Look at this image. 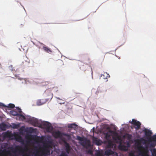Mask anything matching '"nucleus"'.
<instances>
[{"mask_svg":"<svg viewBox=\"0 0 156 156\" xmlns=\"http://www.w3.org/2000/svg\"><path fill=\"white\" fill-rule=\"evenodd\" d=\"M142 141H144V144H145L146 140L143 138L140 140H137L136 143L137 144V148L138 150V155H135V151H133L129 153V156H149V150L147 146L144 147L141 145Z\"/></svg>","mask_w":156,"mask_h":156,"instance_id":"nucleus-1","label":"nucleus"},{"mask_svg":"<svg viewBox=\"0 0 156 156\" xmlns=\"http://www.w3.org/2000/svg\"><path fill=\"white\" fill-rule=\"evenodd\" d=\"M26 147H23L21 146L17 145L14 148H12V151L14 153L19 152V153H24L27 151Z\"/></svg>","mask_w":156,"mask_h":156,"instance_id":"nucleus-2","label":"nucleus"},{"mask_svg":"<svg viewBox=\"0 0 156 156\" xmlns=\"http://www.w3.org/2000/svg\"><path fill=\"white\" fill-rule=\"evenodd\" d=\"M148 144H150V147H154L156 146V134L151 136L150 138H147Z\"/></svg>","mask_w":156,"mask_h":156,"instance_id":"nucleus-3","label":"nucleus"},{"mask_svg":"<svg viewBox=\"0 0 156 156\" xmlns=\"http://www.w3.org/2000/svg\"><path fill=\"white\" fill-rule=\"evenodd\" d=\"M50 150L49 148L45 147L40 150V156H48L50 155Z\"/></svg>","mask_w":156,"mask_h":156,"instance_id":"nucleus-4","label":"nucleus"},{"mask_svg":"<svg viewBox=\"0 0 156 156\" xmlns=\"http://www.w3.org/2000/svg\"><path fill=\"white\" fill-rule=\"evenodd\" d=\"M129 122L134 126V127L136 130L140 129V128L141 123L137 120L133 119L131 122Z\"/></svg>","mask_w":156,"mask_h":156,"instance_id":"nucleus-5","label":"nucleus"},{"mask_svg":"<svg viewBox=\"0 0 156 156\" xmlns=\"http://www.w3.org/2000/svg\"><path fill=\"white\" fill-rule=\"evenodd\" d=\"M106 138L107 139V147L108 148H112L113 147L114 144L113 143L112 141L110 139H108L107 137L109 138L110 135H108L107 133L106 135Z\"/></svg>","mask_w":156,"mask_h":156,"instance_id":"nucleus-6","label":"nucleus"},{"mask_svg":"<svg viewBox=\"0 0 156 156\" xmlns=\"http://www.w3.org/2000/svg\"><path fill=\"white\" fill-rule=\"evenodd\" d=\"M42 125L47 131H49L51 127V123L47 121L43 122L42 123Z\"/></svg>","mask_w":156,"mask_h":156,"instance_id":"nucleus-7","label":"nucleus"},{"mask_svg":"<svg viewBox=\"0 0 156 156\" xmlns=\"http://www.w3.org/2000/svg\"><path fill=\"white\" fill-rule=\"evenodd\" d=\"M65 147L66 149V154H69L71 150V147L69 146V144L66 142H65Z\"/></svg>","mask_w":156,"mask_h":156,"instance_id":"nucleus-8","label":"nucleus"},{"mask_svg":"<svg viewBox=\"0 0 156 156\" xmlns=\"http://www.w3.org/2000/svg\"><path fill=\"white\" fill-rule=\"evenodd\" d=\"M11 114L14 116H18L22 118L23 119H25V117L24 115L21 114H19L17 112L15 111H12L11 112Z\"/></svg>","mask_w":156,"mask_h":156,"instance_id":"nucleus-9","label":"nucleus"},{"mask_svg":"<svg viewBox=\"0 0 156 156\" xmlns=\"http://www.w3.org/2000/svg\"><path fill=\"white\" fill-rule=\"evenodd\" d=\"M115 154V152L111 149L106 150L105 152V154L106 155L109 156L110 155H113Z\"/></svg>","mask_w":156,"mask_h":156,"instance_id":"nucleus-10","label":"nucleus"},{"mask_svg":"<svg viewBox=\"0 0 156 156\" xmlns=\"http://www.w3.org/2000/svg\"><path fill=\"white\" fill-rule=\"evenodd\" d=\"M29 121L33 125H35L37 124L38 122L37 119L34 117L31 118L29 119Z\"/></svg>","mask_w":156,"mask_h":156,"instance_id":"nucleus-11","label":"nucleus"},{"mask_svg":"<svg viewBox=\"0 0 156 156\" xmlns=\"http://www.w3.org/2000/svg\"><path fill=\"white\" fill-rule=\"evenodd\" d=\"M145 135L147 137H150L152 134L151 131L148 129H145L144 131Z\"/></svg>","mask_w":156,"mask_h":156,"instance_id":"nucleus-12","label":"nucleus"},{"mask_svg":"<svg viewBox=\"0 0 156 156\" xmlns=\"http://www.w3.org/2000/svg\"><path fill=\"white\" fill-rule=\"evenodd\" d=\"M55 137L56 138H60L62 136V134L59 131L56 132L54 133Z\"/></svg>","mask_w":156,"mask_h":156,"instance_id":"nucleus-13","label":"nucleus"},{"mask_svg":"<svg viewBox=\"0 0 156 156\" xmlns=\"http://www.w3.org/2000/svg\"><path fill=\"white\" fill-rule=\"evenodd\" d=\"M11 133L9 132H6L3 134V136L4 138H9L11 136Z\"/></svg>","mask_w":156,"mask_h":156,"instance_id":"nucleus-14","label":"nucleus"},{"mask_svg":"<svg viewBox=\"0 0 156 156\" xmlns=\"http://www.w3.org/2000/svg\"><path fill=\"white\" fill-rule=\"evenodd\" d=\"M110 77V76L109 74H108L106 73H104V74L102 75L101 76V77L102 79H107L108 78Z\"/></svg>","mask_w":156,"mask_h":156,"instance_id":"nucleus-15","label":"nucleus"},{"mask_svg":"<svg viewBox=\"0 0 156 156\" xmlns=\"http://www.w3.org/2000/svg\"><path fill=\"white\" fill-rule=\"evenodd\" d=\"M43 49L47 53H50L52 52L51 50L47 47L44 46L43 47Z\"/></svg>","mask_w":156,"mask_h":156,"instance_id":"nucleus-16","label":"nucleus"},{"mask_svg":"<svg viewBox=\"0 0 156 156\" xmlns=\"http://www.w3.org/2000/svg\"><path fill=\"white\" fill-rule=\"evenodd\" d=\"M11 126L13 128L16 129L20 127V125L19 124H16L13 123L12 124Z\"/></svg>","mask_w":156,"mask_h":156,"instance_id":"nucleus-17","label":"nucleus"},{"mask_svg":"<svg viewBox=\"0 0 156 156\" xmlns=\"http://www.w3.org/2000/svg\"><path fill=\"white\" fill-rule=\"evenodd\" d=\"M150 151H151L153 156H156V149L154 148L152 150H150Z\"/></svg>","mask_w":156,"mask_h":156,"instance_id":"nucleus-18","label":"nucleus"},{"mask_svg":"<svg viewBox=\"0 0 156 156\" xmlns=\"http://www.w3.org/2000/svg\"><path fill=\"white\" fill-rule=\"evenodd\" d=\"M0 126L1 128L3 130H5L6 127V125L5 123H3Z\"/></svg>","mask_w":156,"mask_h":156,"instance_id":"nucleus-19","label":"nucleus"},{"mask_svg":"<svg viewBox=\"0 0 156 156\" xmlns=\"http://www.w3.org/2000/svg\"><path fill=\"white\" fill-rule=\"evenodd\" d=\"M59 156H69V155L66 152L62 151L59 155Z\"/></svg>","mask_w":156,"mask_h":156,"instance_id":"nucleus-20","label":"nucleus"},{"mask_svg":"<svg viewBox=\"0 0 156 156\" xmlns=\"http://www.w3.org/2000/svg\"><path fill=\"white\" fill-rule=\"evenodd\" d=\"M76 125L75 123L70 124L68 125V127L69 128H73V126H76Z\"/></svg>","mask_w":156,"mask_h":156,"instance_id":"nucleus-21","label":"nucleus"},{"mask_svg":"<svg viewBox=\"0 0 156 156\" xmlns=\"http://www.w3.org/2000/svg\"><path fill=\"white\" fill-rule=\"evenodd\" d=\"M15 105L13 104H10L9 105L8 107L10 108H12L15 107Z\"/></svg>","mask_w":156,"mask_h":156,"instance_id":"nucleus-22","label":"nucleus"},{"mask_svg":"<svg viewBox=\"0 0 156 156\" xmlns=\"http://www.w3.org/2000/svg\"><path fill=\"white\" fill-rule=\"evenodd\" d=\"M77 138L78 140L80 141H83V138L82 137L80 136H77Z\"/></svg>","mask_w":156,"mask_h":156,"instance_id":"nucleus-23","label":"nucleus"},{"mask_svg":"<svg viewBox=\"0 0 156 156\" xmlns=\"http://www.w3.org/2000/svg\"><path fill=\"white\" fill-rule=\"evenodd\" d=\"M16 108L18 110V112L20 113L19 114H21L22 112L21 109L18 107H16Z\"/></svg>","mask_w":156,"mask_h":156,"instance_id":"nucleus-24","label":"nucleus"},{"mask_svg":"<svg viewBox=\"0 0 156 156\" xmlns=\"http://www.w3.org/2000/svg\"><path fill=\"white\" fill-rule=\"evenodd\" d=\"M96 156H101V153L98 152H97L96 154H95Z\"/></svg>","mask_w":156,"mask_h":156,"instance_id":"nucleus-25","label":"nucleus"},{"mask_svg":"<svg viewBox=\"0 0 156 156\" xmlns=\"http://www.w3.org/2000/svg\"><path fill=\"white\" fill-rule=\"evenodd\" d=\"M96 143L97 145H99L101 144L100 143V141L98 140H96Z\"/></svg>","mask_w":156,"mask_h":156,"instance_id":"nucleus-26","label":"nucleus"},{"mask_svg":"<svg viewBox=\"0 0 156 156\" xmlns=\"http://www.w3.org/2000/svg\"><path fill=\"white\" fill-rule=\"evenodd\" d=\"M119 146L121 147L122 149H123L124 148L126 147L124 145H120Z\"/></svg>","mask_w":156,"mask_h":156,"instance_id":"nucleus-27","label":"nucleus"},{"mask_svg":"<svg viewBox=\"0 0 156 156\" xmlns=\"http://www.w3.org/2000/svg\"><path fill=\"white\" fill-rule=\"evenodd\" d=\"M94 129H95L93 127V128L91 130V131L92 130V131L93 133V136H94Z\"/></svg>","mask_w":156,"mask_h":156,"instance_id":"nucleus-28","label":"nucleus"},{"mask_svg":"<svg viewBox=\"0 0 156 156\" xmlns=\"http://www.w3.org/2000/svg\"><path fill=\"white\" fill-rule=\"evenodd\" d=\"M6 152L8 153V154H11L10 152L9 151H6Z\"/></svg>","mask_w":156,"mask_h":156,"instance_id":"nucleus-29","label":"nucleus"},{"mask_svg":"<svg viewBox=\"0 0 156 156\" xmlns=\"http://www.w3.org/2000/svg\"><path fill=\"white\" fill-rule=\"evenodd\" d=\"M102 61H103L105 58V55H104L102 56Z\"/></svg>","mask_w":156,"mask_h":156,"instance_id":"nucleus-30","label":"nucleus"},{"mask_svg":"<svg viewBox=\"0 0 156 156\" xmlns=\"http://www.w3.org/2000/svg\"><path fill=\"white\" fill-rule=\"evenodd\" d=\"M3 104L2 103H0V106H3Z\"/></svg>","mask_w":156,"mask_h":156,"instance_id":"nucleus-31","label":"nucleus"},{"mask_svg":"<svg viewBox=\"0 0 156 156\" xmlns=\"http://www.w3.org/2000/svg\"><path fill=\"white\" fill-rule=\"evenodd\" d=\"M64 136H68V135L67 134H64Z\"/></svg>","mask_w":156,"mask_h":156,"instance_id":"nucleus-32","label":"nucleus"},{"mask_svg":"<svg viewBox=\"0 0 156 156\" xmlns=\"http://www.w3.org/2000/svg\"><path fill=\"white\" fill-rule=\"evenodd\" d=\"M115 154L116 155V156H118L117 154L116 153H115Z\"/></svg>","mask_w":156,"mask_h":156,"instance_id":"nucleus-33","label":"nucleus"},{"mask_svg":"<svg viewBox=\"0 0 156 156\" xmlns=\"http://www.w3.org/2000/svg\"><path fill=\"white\" fill-rule=\"evenodd\" d=\"M88 141L89 142V143H90V141L89 140H88Z\"/></svg>","mask_w":156,"mask_h":156,"instance_id":"nucleus-34","label":"nucleus"},{"mask_svg":"<svg viewBox=\"0 0 156 156\" xmlns=\"http://www.w3.org/2000/svg\"><path fill=\"white\" fill-rule=\"evenodd\" d=\"M20 139H22V138H21V137H20Z\"/></svg>","mask_w":156,"mask_h":156,"instance_id":"nucleus-35","label":"nucleus"},{"mask_svg":"<svg viewBox=\"0 0 156 156\" xmlns=\"http://www.w3.org/2000/svg\"><path fill=\"white\" fill-rule=\"evenodd\" d=\"M102 91H104V90H103V89H102Z\"/></svg>","mask_w":156,"mask_h":156,"instance_id":"nucleus-36","label":"nucleus"},{"mask_svg":"<svg viewBox=\"0 0 156 156\" xmlns=\"http://www.w3.org/2000/svg\"><path fill=\"white\" fill-rule=\"evenodd\" d=\"M105 92L106 91V90H105Z\"/></svg>","mask_w":156,"mask_h":156,"instance_id":"nucleus-37","label":"nucleus"}]
</instances>
